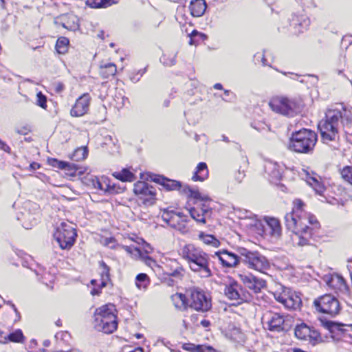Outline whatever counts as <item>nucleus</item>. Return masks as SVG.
Wrapping results in <instances>:
<instances>
[{"label":"nucleus","mask_w":352,"mask_h":352,"mask_svg":"<svg viewBox=\"0 0 352 352\" xmlns=\"http://www.w3.org/2000/svg\"><path fill=\"white\" fill-rule=\"evenodd\" d=\"M318 126L325 143L339 138L341 126L346 134L352 135V113L345 109H329L325 118L319 122Z\"/></svg>","instance_id":"nucleus-1"},{"label":"nucleus","mask_w":352,"mask_h":352,"mask_svg":"<svg viewBox=\"0 0 352 352\" xmlns=\"http://www.w3.org/2000/svg\"><path fill=\"white\" fill-rule=\"evenodd\" d=\"M180 255L187 261L190 269L201 278L212 276L209 255L200 248L193 244L185 245L180 250Z\"/></svg>","instance_id":"nucleus-2"},{"label":"nucleus","mask_w":352,"mask_h":352,"mask_svg":"<svg viewBox=\"0 0 352 352\" xmlns=\"http://www.w3.org/2000/svg\"><path fill=\"white\" fill-rule=\"evenodd\" d=\"M116 309L113 304H107L97 308L94 313V327L104 333H112L118 327Z\"/></svg>","instance_id":"nucleus-3"},{"label":"nucleus","mask_w":352,"mask_h":352,"mask_svg":"<svg viewBox=\"0 0 352 352\" xmlns=\"http://www.w3.org/2000/svg\"><path fill=\"white\" fill-rule=\"evenodd\" d=\"M317 142L316 133L309 129H302L292 133L289 147L300 153H308L313 150Z\"/></svg>","instance_id":"nucleus-4"},{"label":"nucleus","mask_w":352,"mask_h":352,"mask_svg":"<svg viewBox=\"0 0 352 352\" xmlns=\"http://www.w3.org/2000/svg\"><path fill=\"white\" fill-rule=\"evenodd\" d=\"M261 321L265 329L274 333L287 332L292 325V319L290 316L271 310H267L263 314Z\"/></svg>","instance_id":"nucleus-5"},{"label":"nucleus","mask_w":352,"mask_h":352,"mask_svg":"<svg viewBox=\"0 0 352 352\" xmlns=\"http://www.w3.org/2000/svg\"><path fill=\"white\" fill-rule=\"evenodd\" d=\"M236 251L241 255V262L245 263L248 268L263 274L270 268L268 259L260 252L251 251L244 248H239Z\"/></svg>","instance_id":"nucleus-6"},{"label":"nucleus","mask_w":352,"mask_h":352,"mask_svg":"<svg viewBox=\"0 0 352 352\" xmlns=\"http://www.w3.org/2000/svg\"><path fill=\"white\" fill-rule=\"evenodd\" d=\"M269 106L273 111L289 116H293L300 110V104L296 100L283 96L272 98Z\"/></svg>","instance_id":"nucleus-7"},{"label":"nucleus","mask_w":352,"mask_h":352,"mask_svg":"<svg viewBox=\"0 0 352 352\" xmlns=\"http://www.w3.org/2000/svg\"><path fill=\"white\" fill-rule=\"evenodd\" d=\"M77 236L75 228L70 223L62 222L54 234V237L61 249L71 248Z\"/></svg>","instance_id":"nucleus-8"},{"label":"nucleus","mask_w":352,"mask_h":352,"mask_svg":"<svg viewBox=\"0 0 352 352\" xmlns=\"http://www.w3.org/2000/svg\"><path fill=\"white\" fill-rule=\"evenodd\" d=\"M187 305L197 310L207 311L211 307V301L204 292L197 287H191L186 290Z\"/></svg>","instance_id":"nucleus-9"},{"label":"nucleus","mask_w":352,"mask_h":352,"mask_svg":"<svg viewBox=\"0 0 352 352\" xmlns=\"http://www.w3.org/2000/svg\"><path fill=\"white\" fill-rule=\"evenodd\" d=\"M314 305L318 311L331 316L338 315L341 309L338 300L331 294L318 298L314 300Z\"/></svg>","instance_id":"nucleus-10"},{"label":"nucleus","mask_w":352,"mask_h":352,"mask_svg":"<svg viewBox=\"0 0 352 352\" xmlns=\"http://www.w3.org/2000/svg\"><path fill=\"white\" fill-rule=\"evenodd\" d=\"M280 292L276 291L274 296L275 299L289 309H297L301 304V299L298 294L287 287H282Z\"/></svg>","instance_id":"nucleus-11"},{"label":"nucleus","mask_w":352,"mask_h":352,"mask_svg":"<svg viewBox=\"0 0 352 352\" xmlns=\"http://www.w3.org/2000/svg\"><path fill=\"white\" fill-rule=\"evenodd\" d=\"M224 294L230 300H238L239 303L249 299L248 293L234 280H230L225 285Z\"/></svg>","instance_id":"nucleus-12"},{"label":"nucleus","mask_w":352,"mask_h":352,"mask_svg":"<svg viewBox=\"0 0 352 352\" xmlns=\"http://www.w3.org/2000/svg\"><path fill=\"white\" fill-rule=\"evenodd\" d=\"M327 285L336 293L344 296H350V289L345 280L339 274H333L324 278Z\"/></svg>","instance_id":"nucleus-13"},{"label":"nucleus","mask_w":352,"mask_h":352,"mask_svg":"<svg viewBox=\"0 0 352 352\" xmlns=\"http://www.w3.org/2000/svg\"><path fill=\"white\" fill-rule=\"evenodd\" d=\"M239 277L245 287L255 294L261 292L267 286L265 280L257 278L252 274H239Z\"/></svg>","instance_id":"nucleus-14"},{"label":"nucleus","mask_w":352,"mask_h":352,"mask_svg":"<svg viewBox=\"0 0 352 352\" xmlns=\"http://www.w3.org/2000/svg\"><path fill=\"white\" fill-rule=\"evenodd\" d=\"M306 221H303V214L290 212L285 216V223L287 228L293 233L295 232H302V229H306L309 226L306 224Z\"/></svg>","instance_id":"nucleus-15"},{"label":"nucleus","mask_w":352,"mask_h":352,"mask_svg":"<svg viewBox=\"0 0 352 352\" xmlns=\"http://www.w3.org/2000/svg\"><path fill=\"white\" fill-rule=\"evenodd\" d=\"M217 256L221 264L224 267L234 268L236 267L240 262H241V255L232 253L226 250L216 252L214 254Z\"/></svg>","instance_id":"nucleus-16"},{"label":"nucleus","mask_w":352,"mask_h":352,"mask_svg":"<svg viewBox=\"0 0 352 352\" xmlns=\"http://www.w3.org/2000/svg\"><path fill=\"white\" fill-rule=\"evenodd\" d=\"M133 192L142 199L144 203L155 199V189L144 182H138L134 184Z\"/></svg>","instance_id":"nucleus-17"},{"label":"nucleus","mask_w":352,"mask_h":352,"mask_svg":"<svg viewBox=\"0 0 352 352\" xmlns=\"http://www.w3.org/2000/svg\"><path fill=\"white\" fill-rule=\"evenodd\" d=\"M91 97L88 94H84L76 101L71 109V115L75 117L84 116L87 113L90 104Z\"/></svg>","instance_id":"nucleus-18"},{"label":"nucleus","mask_w":352,"mask_h":352,"mask_svg":"<svg viewBox=\"0 0 352 352\" xmlns=\"http://www.w3.org/2000/svg\"><path fill=\"white\" fill-rule=\"evenodd\" d=\"M312 235V228L309 226L302 229V232H295L292 236L295 245L303 247L309 244V239Z\"/></svg>","instance_id":"nucleus-19"},{"label":"nucleus","mask_w":352,"mask_h":352,"mask_svg":"<svg viewBox=\"0 0 352 352\" xmlns=\"http://www.w3.org/2000/svg\"><path fill=\"white\" fill-rule=\"evenodd\" d=\"M265 223V226H263L265 233L278 239L281 234V226L279 221L274 217H267Z\"/></svg>","instance_id":"nucleus-20"},{"label":"nucleus","mask_w":352,"mask_h":352,"mask_svg":"<svg viewBox=\"0 0 352 352\" xmlns=\"http://www.w3.org/2000/svg\"><path fill=\"white\" fill-rule=\"evenodd\" d=\"M191 217L196 221L201 223H206V216L209 214L210 210L209 206L204 204L201 207L192 208L190 210Z\"/></svg>","instance_id":"nucleus-21"},{"label":"nucleus","mask_w":352,"mask_h":352,"mask_svg":"<svg viewBox=\"0 0 352 352\" xmlns=\"http://www.w3.org/2000/svg\"><path fill=\"white\" fill-rule=\"evenodd\" d=\"M175 216L177 217L176 219L174 218V222L170 221L169 226L182 233H186L187 230L186 223L188 221V217L185 215H183L181 212L175 213Z\"/></svg>","instance_id":"nucleus-22"},{"label":"nucleus","mask_w":352,"mask_h":352,"mask_svg":"<svg viewBox=\"0 0 352 352\" xmlns=\"http://www.w3.org/2000/svg\"><path fill=\"white\" fill-rule=\"evenodd\" d=\"M265 168L272 179L275 181L280 180L282 177V169L277 163L268 162L266 163Z\"/></svg>","instance_id":"nucleus-23"},{"label":"nucleus","mask_w":352,"mask_h":352,"mask_svg":"<svg viewBox=\"0 0 352 352\" xmlns=\"http://www.w3.org/2000/svg\"><path fill=\"white\" fill-rule=\"evenodd\" d=\"M207 8L206 3L204 0L192 1L190 5L191 14L195 17L201 16Z\"/></svg>","instance_id":"nucleus-24"},{"label":"nucleus","mask_w":352,"mask_h":352,"mask_svg":"<svg viewBox=\"0 0 352 352\" xmlns=\"http://www.w3.org/2000/svg\"><path fill=\"white\" fill-rule=\"evenodd\" d=\"M153 181L161 184L168 190H179L181 187L180 182L175 180L168 179L162 176H157L153 179Z\"/></svg>","instance_id":"nucleus-25"},{"label":"nucleus","mask_w":352,"mask_h":352,"mask_svg":"<svg viewBox=\"0 0 352 352\" xmlns=\"http://www.w3.org/2000/svg\"><path fill=\"white\" fill-rule=\"evenodd\" d=\"M123 249L129 254H131L134 258H142L145 261L148 265H151L154 261L148 256L144 255L141 250L133 245H125Z\"/></svg>","instance_id":"nucleus-26"},{"label":"nucleus","mask_w":352,"mask_h":352,"mask_svg":"<svg viewBox=\"0 0 352 352\" xmlns=\"http://www.w3.org/2000/svg\"><path fill=\"white\" fill-rule=\"evenodd\" d=\"M117 72L116 65L112 63H105L102 62L100 65V75L103 78H109L113 76Z\"/></svg>","instance_id":"nucleus-27"},{"label":"nucleus","mask_w":352,"mask_h":352,"mask_svg":"<svg viewBox=\"0 0 352 352\" xmlns=\"http://www.w3.org/2000/svg\"><path fill=\"white\" fill-rule=\"evenodd\" d=\"M89 181L93 187L96 190H100L106 192L109 191L111 188L109 182L106 177L98 178L97 177L91 176Z\"/></svg>","instance_id":"nucleus-28"},{"label":"nucleus","mask_w":352,"mask_h":352,"mask_svg":"<svg viewBox=\"0 0 352 352\" xmlns=\"http://www.w3.org/2000/svg\"><path fill=\"white\" fill-rule=\"evenodd\" d=\"M63 26L69 30H76L78 28V19L74 14H65L62 17Z\"/></svg>","instance_id":"nucleus-29"},{"label":"nucleus","mask_w":352,"mask_h":352,"mask_svg":"<svg viewBox=\"0 0 352 352\" xmlns=\"http://www.w3.org/2000/svg\"><path fill=\"white\" fill-rule=\"evenodd\" d=\"M294 333L296 337L300 340H307L311 337V329L305 323L297 325Z\"/></svg>","instance_id":"nucleus-30"},{"label":"nucleus","mask_w":352,"mask_h":352,"mask_svg":"<svg viewBox=\"0 0 352 352\" xmlns=\"http://www.w3.org/2000/svg\"><path fill=\"white\" fill-rule=\"evenodd\" d=\"M183 349L191 352H214V349L210 346L196 345L192 343H186L182 346Z\"/></svg>","instance_id":"nucleus-31"},{"label":"nucleus","mask_w":352,"mask_h":352,"mask_svg":"<svg viewBox=\"0 0 352 352\" xmlns=\"http://www.w3.org/2000/svg\"><path fill=\"white\" fill-rule=\"evenodd\" d=\"M208 177V169L206 164L204 162H200L197 167V170L192 179L194 181L203 182Z\"/></svg>","instance_id":"nucleus-32"},{"label":"nucleus","mask_w":352,"mask_h":352,"mask_svg":"<svg viewBox=\"0 0 352 352\" xmlns=\"http://www.w3.org/2000/svg\"><path fill=\"white\" fill-rule=\"evenodd\" d=\"M101 287H105L110 281L109 267L103 261L100 263Z\"/></svg>","instance_id":"nucleus-33"},{"label":"nucleus","mask_w":352,"mask_h":352,"mask_svg":"<svg viewBox=\"0 0 352 352\" xmlns=\"http://www.w3.org/2000/svg\"><path fill=\"white\" fill-rule=\"evenodd\" d=\"M113 175L122 182H132L135 179V175L128 169L124 168L120 172H115Z\"/></svg>","instance_id":"nucleus-34"},{"label":"nucleus","mask_w":352,"mask_h":352,"mask_svg":"<svg viewBox=\"0 0 352 352\" xmlns=\"http://www.w3.org/2000/svg\"><path fill=\"white\" fill-rule=\"evenodd\" d=\"M307 183L312 186V188L318 195H322L324 192L325 188L324 186L320 183L317 177H310V179L307 180Z\"/></svg>","instance_id":"nucleus-35"},{"label":"nucleus","mask_w":352,"mask_h":352,"mask_svg":"<svg viewBox=\"0 0 352 352\" xmlns=\"http://www.w3.org/2000/svg\"><path fill=\"white\" fill-rule=\"evenodd\" d=\"M69 40L66 37H60L57 40L56 49L59 54H65L67 51Z\"/></svg>","instance_id":"nucleus-36"},{"label":"nucleus","mask_w":352,"mask_h":352,"mask_svg":"<svg viewBox=\"0 0 352 352\" xmlns=\"http://www.w3.org/2000/svg\"><path fill=\"white\" fill-rule=\"evenodd\" d=\"M175 213L176 212H175L173 210H170L168 208L164 209L163 210H162V218L163 221H165L169 226L170 221L174 222V218H177L175 216Z\"/></svg>","instance_id":"nucleus-37"},{"label":"nucleus","mask_w":352,"mask_h":352,"mask_svg":"<svg viewBox=\"0 0 352 352\" xmlns=\"http://www.w3.org/2000/svg\"><path fill=\"white\" fill-rule=\"evenodd\" d=\"M149 283L148 276L144 273L139 274L136 276V285L139 289H145L146 288L148 284Z\"/></svg>","instance_id":"nucleus-38"},{"label":"nucleus","mask_w":352,"mask_h":352,"mask_svg":"<svg viewBox=\"0 0 352 352\" xmlns=\"http://www.w3.org/2000/svg\"><path fill=\"white\" fill-rule=\"evenodd\" d=\"M6 337L7 338V342L9 340L13 342H23L24 340V336L20 329L16 330Z\"/></svg>","instance_id":"nucleus-39"},{"label":"nucleus","mask_w":352,"mask_h":352,"mask_svg":"<svg viewBox=\"0 0 352 352\" xmlns=\"http://www.w3.org/2000/svg\"><path fill=\"white\" fill-rule=\"evenodd\" d=\"M172 300L175 302V306L177 307H180L182 306L187 305V296L186 294H175L172 296Z\"/></svg>","instance_id":"nucleus-40"},{"label":"nucleus","mask_w":352,"mask_h":352,"mask_svg":"<svg viewBox=\"0 0 352 352\" xmlns=\"http://www.w3.org/2000/svg\"><path fill=\"white\" fill-rule=\"evenodd\" d=\"M327 327L329 329V331L332 333H334L336 331H341L344 332L346 331V329L344 327H346V325L344 324L337 323L332 321H329L326 322Z\"/></svg>","instance_id":"nucleus-41"},{"label":"nucleus","mask_w":352,"mask_h":352,"mask_svg":"<svg viewBox=\"0 0 352 352\" xmlns=\"http://www.w3.org/2000/svg\"><path fill=\"white\" fill-rule=\"evenodd\" d=\"M199 237L207 245H211L214 247H217L219 245V241L212 235L201 233L199 234Z\"/></svg>","instance_id":"nucleus-42"},{"label":"nucleus","mask_w":352,"mask_h":352,"mask_svg":"<svg viewBox=\"0 0 352 352\" xmlns=\"http://www.w3.org/2000/svg\"><path fill=\"white\" fill-rule=\"evenodd\" d=\"M293 204H294V208H293L292 212H295L296 213L301 214H306L304 212V207H305V204L301 199H296L294 200Z\"/></svg>","instance_id":"nucleus-43"},{"label":"nucleus","mask_w":352,"mask_h":352,"mask_svg":"<svg viewBox=\"0 0 352 352\" xmlns=\"http://www.w3.org/2000/svg\"><path fill=\"white\" fill-rule=\"evenodd\" d=\"M86 4L91 8H106L105 0H87Z\"/></svg>","instance_id":"nucleus-44"},{"label":"nucleus","mask_w":352,"mask_h":352,"mask_svg":"<svg viewBox=\"0 0 352 352\" xmlns=\"http://www.w3.org/2000/svg\"><path fill=\"white\" fill-rule=\"evenodd\" d=\"M342 177L352 184V166H346L341 170Z\"/></svg>","instance_id":"nucleus-45"},{"label":"nucleus","mask_w":352,"mask_h":352,"mask_svg":"<svg viewBox=\"0 0 352 352\" xmlns=\"http://www.w3.org/2000/svg\"><path fill=\"white\" fill-rule=\"evenodd\" d=\"M88 151L86 147H81L76 149L74 152V156L76 157V160H84L87 157Z\"/></svg>","instance_id":"nucleus-46"},{"label":"nucleus","mask_w":352,"mask_h":352,"mask_svg":"<svg viewBox=\"0 0 352 352\" xmlns=\"http://www.w3.org/2000/svg\"><path fill=\"white\" fill-rule=\"evenodd\" d=\"M189 195L195 199H199L201 201H208L209 200V198L206 195H202L198 190H192V189H188Z\"/></svg>","instance_id":"nucleus-47"},{"label":"nucleus","mask_w":352,"mask_h":352,"mask_svg":"<svg viewBox=\"0 0 352 352\" xmlns=\"http://www.w3.org/2000/svg\"><path fill=\"white\" fill-rule=\"evenodd\" d=\"M303 221H306V224H307L309 226V225H311L317 228L318 226V222L316 218L309 214L306 213L303 214Z\"/></svg>","instance_id":"nucleus-48"},{"label":"nucleus","mask_w":352,"mask_h":352,"mask_svg":"<svg viewBox=\"0 0 352 352\" xmlns=\"http://www.w3.org/2000/svg\"><path fill=\"white\" fill-rule=\"evenodd\" d=\"M67 165L63 169L65 171V174L72 177L75 176L77 170L76 166L74 164L68 162H67Z\"/></svg>","instance_id":"nucleus-49"},{"label":"nucleus","mask_w":352,"mask_h":352,"mask_svg":"<svg viewBox=\"0 0 352 352\" xmlns=\"http://www.w3.org/2000/svg\"><path fill=\"white\" fill-rule=\"evenodd\" d=\"M161 62L167 66L173 65L175 63V55H172L170 58H167L166 54H164L160 58Z\"/></svg>","instance_id":"nucleus-50"},{"label":"nucleus","mask_w":352,"mask_h":352,"mask_svg":"<svg viewBox=\"0 0 352 352\" xmlns=\"http://www.w3.org/2000/svg\"><path fill=\"white\" fill-rule=\"evenodd\" d=\"M46 102L47 99L46 97L42 94L41 92H38L37 94V102L36 104L40 106L41 107L45 109L46 107Z\"/></svg>","instance_id":"nucleus-51"},{"label":"nucleus","mask_w":352,"mask_h":352,"mask_svg":"<svg viewBox=\"0 0 352 352\" xmlns=\"http://www.w3.org/2000/svg\"><path fill=\"white\" fill-rule=\"evenodd\" d=\"M50 164L52 166L58 168L60 169H64L65 166H67L66 162L59 161L56 159H52L50 160Z\"/></svg>","instance_id":"nucleus-52"},{"label":"nucleus","mask_w":352,"mask_h":352,"mask_svg":"<svg viewBox=\"0 0 352 352\" xmlns=\"http://www.w3.org/2000/svg\"><path fill=\"white\" fill-rule=\"evenodd\" d=\"M245 176V175L244 173V171L239 170L234 175V179L236 180V182L241 183L243 181Z\"/></svg>","instance_id":"nucleus-53"},{"label":"nucleus","mask_w":352,"mask_h":352,"mask_svg":"<svg viewBox=\"0 0 352 352\" xmlns=\"http://www.w3.org/2000/svg\"><path fill=\"white\" fill-rule=\"evenodd\" d=\"M190 37H194V38H196V37H199L200 38H201L202 40H204L206 38V36L203 34V33H201V32H199L197 30H193L190 34Z\"/></svg>","instance_id":"nucleus-54"},{"label":"nucleus","mask_w":352,"mask_h":352,"mask_svg":"<svg viewBox=\"0 0 352 352\" xmlns=\"http://www.w3.org/2000/svg\"><path fill=\"white\" fill-rule=\"evenodd\" d=\"M30 131V129L27 126L16 129V132L21 135H26Z\"/></svg>","instance_id":"nucleus-55"},{"label":"nucleus","mask_w":352,"mask_h":352,"mask_svg":"<svg viewBox=\"0 0 352 352\" xmlns=\"http://www.w3.org/2000/svg\"><path fill=\"white\" fill-rule=\"evenodd\" d=\"M0 149L7 153H10V148L3 141L0 139Z\"/></svg>","instance_id":"nucleus-56"},{"label":"nucleus","mask_w":352,"mask_h":352,"mask_svg":"<svg viewBox=\"0 0 352 352\" xmlns=\"http://www.w3.org/2000/svg\"><path fill=\"white\" fill-rule=\"evenodd\" d=\"M105 1L107 8L118 3V0H105Z\"/></svg>","instance_id":"nucleus-57"},{"label":"nucleus","mask_w":352,"mask_h":352,"mask_svg":"<svg viewBox=\"0 0 352 352\" xmlns=\"http://www.w3.org/2000/svg\"><path fill=\"white\" fill-rule=\"evenodd\" d=\"M39 167H40L39 164H38L36 162H33V163L30 164V170H33L39 168Z\"/></svg>","instance_id":"nucleus-58"},{"label":"nucleus","mask_w":352,"mask_h":352,"mask_svg":"<svg viewBox=\"0 0 352 352\" xmlns=\"http://www.w3.org/2000/svg\"><path fill=\"white\" fill-rule=\"evenodd\" d=\"M198 43H199L198 40H197L195 38L190 37L189 44L190 45H196L198 44Z\"/></svg>","instance_id":"nucleus-59"},{"label":"nucleus","mask_w":352,"mask_h":352,"mask_svg":"<svg viewBox=\"0 0 352 352\" xmlns=\"http://www.w3.org/2000/svg\"><path fill=\"white\" fill-rule=\"evenodd\" d=\"M0 343H7V338L6 336H3V333L1 332H0Z\"/></svg>","instance_id":"nucleus-60"},{"label":"nucleus","mask_w":352,"mask_h":352,"mask_svg":"<svg viewBox=\"0 0 352 352\" xmlns=\"http://www.w3.org/2000/svg\"><path fill=\"white\" fill-rule=\"evenodd\" d=\"M201 324L204 327H208L210 326V322L208 320H201Z\"/></svg>","instance_id":"nucleus-61"},{"label":"nucleus","mask_w":352,"mask_h":352,"mask_svg":"<svg viewBox=\"0 0 352 352\" xmlns=\"http://www.w3.org/2000/svg\"><path fill=\"white\" fill-rule=\"evenodd\" d=\"M304 173H305V179L306 182H307V180H309V179H310V177H312L313 175H311V174H309L307 171L306 170H304Z\"/></svg>","instance_id":"nucleus-62"},{"label":"nucleus","mask_w":352,"mask_h":352,"mask_svg":"<svg viewBox=\"0 0 352 352\" xmlns=\"http://www.w3.org/2000/svg\"><path fill=\"white\" fill-rule=\"evenodd\" d=\"M91 294L94 296V295H98L100 294V291L98 289H93L91 291Z\"/></svg>","instance_id":"nucleus-63"},{"label":"nucleus","mask_w":352,"mask_h":352,"mask_svg":"<svg viewBox=\"0 0 352 352\" xmlns=\"http://www.w3.org/2000/svg\"><path fill=\"white\" fill-rule=\"evenodd\" d=\"M144 249H145L146 253L150 252V251H151V250H152L149 244H146L144 247Z\"/></svg>","instance_id":"nucleus-64"}]
</instances>
